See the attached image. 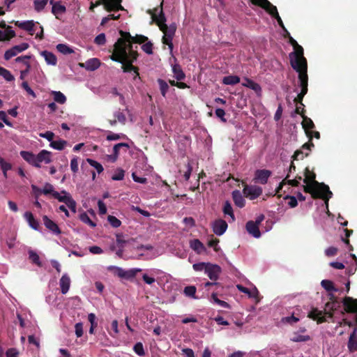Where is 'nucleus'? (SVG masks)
Segmentation results:
<instances>
[{
  "mask_svg": "<svg viewBox=\"0 0 357 357\" xmlns=\"http://www.w3.org/2000/svg\"><path fill=\"white\" fill-rule=\"evenodd\" d=\"M290 175L287 174L285 178L280 183L277 192L282 190L283 185L287 183L292 186H298L301 181H303L302 185L304 191L310 193L313 197H321L325 200V203L328 205L329 199L332 197L333 193L330 190L329 187L324 183H319L315 181V174L310 172L308 168L305 170V178L303 180L301 176H297L294 179H289Z\"/></svg>",
  "mask_w": 357,
  "mask_h": 357,
  "instance_id": "f257e3e1",
  "label": "nucleus"
},
{
  "mask_svg": "<svg viewBox=\"0 0 357 357\" xmlns=\"http://www.w3.org/2000/svg\"><path fill=\"white\" fill-rule=\"evenodd\" d=\"M289 42L294 50L293 52L289 54L290 63L291 67L298 73L299 85L301 88V91L297 97L300 106L297 107L296 111L299 112V109L301 106H303L301 102L303 98L307 93V60L303 56V47L291 36L289 37Z\"/></svg>",
  "mask_w": 357,
  "mask_h": 357,
  "instance_id": "f03ea898",
  "label": "nucleus"
},
{
  "mask_svg": "<svg viewBox=\"0 0 357 357\" xmlns=\"http://www.w3.org/2000/svg\"><path fill=\"white\" fill-rule=\"evenodd\" d=\"M130 43V38H119L114 45V53L111 59L122 63L123 72H133L135 75L137 76V69L132 65V63L136 60L137 54L132 50Z\"/></svg>",
  "mask_w": 357,
  "mask_h": 357,
  "instance_id": "7ed1b4c3",
  "label": "nucleus"
},
{
  "mask_svg": "<svg viewBox=\"0 0 357 357\" xmlns=\"http://www.w3.org/2000/svg\"><path fill=\"white\" fill-rule=\"evenodd\" d=\"M340 307L339 303L332 301L327 303L325 305L324 310H320L317 308L312 309L308 314V317L317 321L319 323L328 321L332 319L333 322L337 321L340 326L348 325L351 326V321H347L344 318V312L339 310L337 307Z\"/></svg>",
  "mask_w": 357,
  "mask_h": 357,
  "instance_id": "20e7f679",
  "label": "nucleus"
},
{
  "mask_svg": "<svg viewBox=\"0 0 357 357\" xmlns=\"http://www.w3.org/2000/svg\"><path fill=\"white\" fill-rule=\"evenodd\" d=\"M41 193L45 195L51 194L52 197L61 202H63L73 211L76 212V202L70 193L62 190L61 193L55 191L52 184L46 183L41 190Z\"/></svg>",
  "mask_w": 357,
  "mask_h": 357,
  "instance_id": "39448f33",
  "label": "nucleus"
},
{
  "mask_svg": "<svg viewBox=\"0 0 357 357\" xmlns=\"http://www.w3.org/2000/svg\"><path fill=\"white\" fill-rule=\"evenodd\" d=\"M165 17L164 14L161 12L157 19V23L160 27V29L163 32L164 36L162 37V43L167 45L170 51V54H172L173 52V44L172 39L175 34L176 26L174 24H171L168 26L165 23Z\"/></svg>",
  "mask_w": 357,
  "mask_h": 357,
  "instance_id": "423d86ee",
  "label": "nucleus"
},
{
  "mask_svg": "<svg viewBox=\"0 0 357 357\" xmlns=\"http://www.w3.org/2000/svg\"><path fill=\"white\" fill-rule=\"evenodd\" d=\"M133 257L137 259L150 260L158 256L157 250L149 244L132 247Z\"/></svg>",
  "mask_w": 357,
  "mask_h": 357,
  "instance_id": "0eeeda50",
  "label": "nucleus"
},
{
  "mask_svg": "<svg viewBox=\"0 0 357 357\" xmlns=\"http://www.w3.org/2000/svg\"><path fill=\"white\" fill-rule=\"evenodd\" d=\"M252 3L257 5L266 10L272 17H275L278 24L284 29V24L280 17L277 8L271 4L268 0H252Z\"/></svg>",
  "mask_w": 357,
  "mask_h": 357,
  "instance_id": "6e6552de",
  "label": "nucleus"
},
{
  "mask_svg": "<svg viewBox=\"0 0 357 357\" xmlns=\"http://www.w3.org/2000/svg\"><path fill=\"white\" fill-rule=\"evenodd\" d=\"M252 3L257 5L266 10L272 17H275L278 24L284 29V24L280 17L277 8L271 4L268 0H252Z\"/></svg>",
  "mask_w": 357,
  "mask_h": 357,
  "instance_id": "1a4fd4ad",
  "label": "nucleus"
},
{
  "mask_svg": "<svg viewBox=\"0 0 357 357\" xmlns=\"http://www.w3.org/2000/svg\"><path fill=\"white\" fill-rule=\"evenodd\" d=\"M108 270H115V273L121 278L130 280L135 277L137 273L141 272L142 269L139 268H134L128 270H125L121 267L110 266Z\"/></svg>",
  "mask_w": 357,
  "mask_h": 357,
  "instance_id": "9d476101",
  "label": "nucleus"
},
{
  "mask_svg": "<svg viewBox=\"0 0 357 357\" xmlns=\"http://www.w3.org/2000/svg\"><path fill=\"white\" fill-rule=\"evenodd\" d=\"M29 47V45L26 43H22L21 44L15 45L5 52L3 57L6 61L10 60L18 54L27 50Z\"/></svg>",
  "mask_w": 357,
  "mask_h": 357,
  "instance_id": "9b49d317",
  "label": "nucleus"
},
{
  "mask_svg": "<svg viewBox=\"0 0 357 357\" xmlns=\"http://www.w3.org/2000/svg\"><path fill=\"white\" fill-rule=\"evenodd\" d=\"M52 162V153L47 150H42L36 155V167L40 168L41 164H49Z\"/></svg>",
  "mask_w": 357,
  "mask_h": 357,
  "instance_id": "f8f14e48",
  "label": "nucleus"
},
{
  "mask_svg": "<svg viewBox=\"0 0 357 357\" xmlns=\"http://www.w3.org/2000/svg\"><path fill=\"white\" fill-rule=\"evenodd\" d=\"M243 192L246 197L255 199L261 195L262 188L257 185H245Z\"/></svg>",
  "mask_w": 357,
  "mask_h": 357,
  "instance_id": "ddd939ff",
  "label": "nucleus"
},
{
  "mask_svg": "<svg viewBox=\"0 0 357 357\" xmlns=\"http://www.w3.org/2000/svg\"><path fill=\"white\" fill-rule=\"evenodd\" d=\"M211 227L215 234L222 236L227 229L228 225L225 220L217 219L211 223Z\"/></svg>",
  "mask_w": 357,
  "mask_h": 357,
  "instance_id": "4468645a",
  "label": "nucleus"
},
{
  "mask_svg": "<svg viewBox=\"0 0 357 357\" xmlns=\"http://www.w3.org/2000/svg\"><path fill=\"white\" fill-rule=\"evenodd\" d=\"M343 305L346 312L356 314L357 323V299L347 296L343 300Z\"/></svg>",
  "mask_w": 357,
  "mask_h": 357,
  "instance_id": "2eb2a0df",
  "label": "nucleus"
},
{
  "mask_svg": "<svg viewBox=\"0 0 357 357\" xmlns=\"http://www.w3.org/2000/svg\"><path fill=\"white\" fill-rule=\"evenodd\" d=\"M222 271L220 266L217 264L208 263L205 274L211 280H217Z\"/></svg>",
  "mask_w": 357,
  "mask_h": 357,
  "instance_id": "dca6fc26",
  "label": "nucleus"
},
{
  "mask_svg": "<svg viewBox=\"0 0 357 357\" xmlns=\"http://www.w3.org/2000/svg\"><path fill=\"white\" fill-rule=\"evenodd\" d=\"M305 328H301L297 331H295L291 337V340L294 342H307L311 340L309 335L305 334Z\"/></svg>",
  "mask_w": 357,
  "mask_h": 357,
  "instance_id": "f3484780",
  "label": "nucleus"
},
{
  "mask_svg": "<svg viewBox=\"0 0 357 357\" xmlns=\"http://www.w3.org/2000/svg\"><path fill=\"white\" fill-rule=\"evenodd\" d=\"M314 146L312 142H308L303 145L300 150H297L294 155V160H301L304 157L307 156L311 151V148Z\"/></svg>",
  "mask_w": 357,
  "mask_h": 357,
  "instance_id": "a211bd4d",
  "label": "nucleus"
},
{
  "mask_svg": "<svg viewBox=\"0 0 357 357\" xmlns=\"http://www.w3.org/2000/svg\"><path fill=\"white\" fill-rule=\"evenodd\" d=\"M121 0H102V3L107 11L123 10L121 5Z\"/></svg>",
  "mask_w": 357,
  "mask_h": 357,
  "instance_id": "6ab92c4d",
  "label": "nucleus"
},
{
  "mask_svg": "<svg viewBox=\"0 0 357 357\" xmlns=\"http://www.w3.org/2000/svg\"><path fill=\"white\" fill-rule=\"evenodd\" d=\"M189 246L197 255L203 254L206 251L205 246L199 239L190 240Z\"/></svg>",
  "mask_w": 357,
  "mask_h": 357,
  "instance_id": "aec40b11",
  "label": "nucleus"
},
{
  "mask_svg": "<svg viewBox=\"0 0 357 357\" xmlns=\"http://www.w3.org/2000/svg\"><path fill=\"white\" fill-rule=\"evenodd\" d=\"M50 3L52 5V13L57 19H60L66 11L65 6L62 5L60 2L54 3L52 0L50 1Z\"/></svg>",
  "mask_w": 357,
  "mask_h": 357,
  "instance_id": "412c9836",
  "label": "nucleus"
},
{
  "mask_svg": "<svg viewBox=\"0 0 357 357\" xmlns=\"http://www.w3.org/2000/svg\"><path fill=\"white\" fill-rule=\"evenodd\" d=\"M245 227L249 234H250L253 237L258 238L261 236V232L259 231V226L257 225V224H255L254 221H248L246 223Z\"/></svg>",
  "mask_w": 357,
  "mask_h": 357,
  "instance_id": "4be33fe9",
  "label": "nucleus"
},
{
  "mask_svg": "<svg viewBox=\"0 0 357 357\" xmlns=\"http://www.w3.org/2000/svg\"><path fill=\"white\" fill-rule=\"evenodd\" d=\"M45 226L50 230L53 234L59 235L61 234V230L58 225L52 220H50L47 215H44L43 218Z\"/></svg>",
  "mask_w": 357,
  "mask_h": 357,
  "instance_id": "5701e85b",
  "label": "nucleus"
},
{
  "mask_svg": "<svg viewBox=\"0 0 357 357\" xmlns=\"http://www.w3.org/2000/svg\"><path fill=\"white\" fill-rule=\"evenodd\" d=\"M271 172L269 170L261 169L257 170L255 173V179L261 184H266L270 177Z\"/></svg>",
  "mask_w": 357,
  "mask_h": 357,
  "instance_id": "b1692460",
  "label": "nucleus"
},
{
  "mask_svg": "<svg viewBox=\"0 0 357 357\" xmlns=\"http://www.w3.org/2000/svg\"><path fill=\"white\" fill-rule=\"evenodd\" d=\"M236 287L241 292L247 294L250 298H257L259 296V291L255 287L248 289L241 284H237Z\"/></svg>",
  "mask_w": 357,
  "mask_h": 357,
  "instance_id": "393cba45",
  "label": "nucleus"
},
{
  "mask_svg": "<svg viewBox=\"0 0 357 357\" xmlns=\"http://www.w3.org/2000/svg\"><path fill=\"white\" fill-rule=\"evenodd\" d=\"M242 85L253 90L258 95L261 94V87L260 85L249 78H245L242 82Z\"/></svg>",
  "mask_w": 357,
  "mask_h": 357,
  "instance_id": "a878e982",
  "label": "nucleus"
},
{
  "mask_svg": "<svg viewBox=\"0 0 357 357\" xmlns=\"http://www.w3.org/2000/svg\"><path fill=\"white\" fill-rule=\"evenodd\" d=\"M59 285L61 287V291L63 294H66L70 286V279L67 273H65L62 275L59 280Z\"/></svg>",
  "mask_w": 357,
  "mask_h": 357,
  "instance_id": "bb28decb",
  "label": "nucleus"
},
{
  "mask_svg": "<svg viewBox=\"0 0 357 357\" xmlns=\"http://www.w3.org/2000/svg\"><path fill=\"white\" fill-rule=\"evenodd\" d=\"M357 328H354L353 332L351 333L347 347L350 351L353 352L357 350Z\"/></svg>",
  "mask_w": 357,
  "mask_h": 357,
  "instance_id": "cd10ccee",
  "label": "nucleus"
},
{
  "mask_svg": "<svg viewBox=\"0 0 357 357\" xmlns=\"http://www.w3.org/2000/svg\"><path fill=\"white\" fill-rule=\"evenodd\" d=\"M24 218L28 222L30 227H31L33 229L38 231L39 228V222L37 220H36L33 215V214L29 212L26 211L24 213Z\"/></svg>",
  "mask_w": 357,
  "mask_h": 357,
  "instance_id": "c85d7f7f",
  "label": "nucleus"
},
{
  "mask_svg": "<svg viewBox=\"0 0 357 357\" xmlns=\"http://www.w3.org/2000/svg\"><path fill=\"white\" fill-rule=\"evenodd\" d=\"M172 70L176 80L181 81L185 79V75L179 64L175 63L172 65Z\"/></svg>",
  "mask_w": 357,
  "mask_h": 357,
  "instance_id": "c756f323",
  "label": "nucleus"
},
{
  "mask_svg": "<svg viewBox=\"0 0 357 357\" xmlns=\"http://www.w3.org/2000/svg\"><path fill=\"white\" fill-rule=\"evenodd\" d=\"M20 155L29 165L36 167V154L31 151H22Z\"/></svg>",
  "mask_w": 357,
  "mask_h": 357,
  "instance_id": "7c9ffc66",
  "label": "nucleus"
},
{
  "mask_svg": "<svg viewBox=\"0 0 357 357\" xmlns=\"http://www.w3.org/2000/svg\"><path fill=\"white\" fill-rule=\"evenodd\" d=\"M40 55L45 59L46 63L48 65L55 66L57 63V59L56 56L48 51H43L40 52Z\"/></svg>",
  "mask_w": 357,
  "mask_h": 357,
  "instance_id": "2f4dec72",
  "label": "nucleus"
},
{
  "mask_svg": "<svg viewBox=\"0 0 357 357\" xmlns=\"http://www.w3.org/2000/svg\"><path fill=\"white\" fill-rule=\"evenodd\" d=\"M303 128H304L307 135L310 138V140L312 139V132L310 130L312 129L314 127L313 121L306 116L303 117V121L302 122Z\"/></svg>",
  "mask_w": 357,
  "mask_h": 357,
  "instance_id": "473e14b6",
  "label": "nucleus"
},
{
  "mask_svg": "<svg viewBox=\"0 0 357 357\" xmlns=\"http://www.w3.org/2000/svg\"><path fill=\"white\" fill-rule=\"evenodd\" d=\"M100 62L99 59L93 58L87 60L84 63V67L88 70H95L99 68Z\"/></svg>",
  "mask_w": 357,
  "mask_h": 357,
  "instance_id": "72a5a7b5",
  "label": "nucleus"
},
{
  "mask_svg": "<svg viewBox=\"0 0 357 357\" xmlns=\"http://www.w3.org/2000/svg\"><path fill=\"white\" fill-rule=\"evenodd\" d=\"M232 198L235 204L239 208H243L245 206V199L240 191L234 190L232 192Z\"/></svg>",
  "mask_w": 357,
  "mask_h": 357,
  "instance_id": "f704fd0d",
  "label": "nucleus"
},
{
  "mask_svg": "<svg viewBox=\"0 0 357 357\" xmlns=\"http://www.w3.org/2000/svg\"><path fill=\"white\" fill-rule=\"evenodd\" d=\"M302 316L299 315L296 312H294L291 316L284 317L282 319V322L284 324H294L297 323Z\"/></svg>",
  "mask_w": 357,
  "mask_h": 357,
  "instance_id": "c9c22d12",
  "label": "nucleus"
},
{
  "mask_svg": "<svg viewBox=\"0 0 357 357\" xmlns=\"http://www.w3.org/2000/svg\"><path fill=\"white\" fill-rule=\"evenodd\" d=\"M222 211L225 215H229L230 217L231 220H229V222H234L235 220V216L234 214L232 206L228 201L225 202Z\"/></svg>",
  "mask_w": 357,
  "mask_h": 357,
  "instance_id": "e433bc0d",
  "label": "nucleus"
},
{
  "mask_svg": "<svg viewBox=\"0 0 357 357\" xmlns=\"http://www.w3.org/2000/svg\"><path fill=\"white\" fill-rule=\"evenodd\" d=\"M29 258L32 261V263L35 264L38 266H42V262L40 259L39 255L33 250L29 249L28 250Z\"/></svg>",
  "mask_w": 357,
  "mask_h": 357,
  "instance_id": "4c0bfd02",
  "label": "nucleus"
},
{
  "mask_svg": "<svg viewBox=\"0 0 357 357\" xmlns=\"http://www.w3.org/2000/svg\"><path fill=\"white\" fill-rule=\"evenodd\" d=\"M54 100L59 104H64L66 102V96L61 91H52Z\"/></svg>",
  "mask_w": 357,
  "mask_h": 357,
  "instance_id": "58836bf2",
  "label": "nucleus"
},
{
  "mask_svg": "<svg viewBox=\"0 0 357 357\" xmlns=\"http://www.w3.org/2000/svg\"><path fill=\"white\" fill-rule=\"evenodd\" d=\"M240 82L239 77L236 75H229L224 77L222 83L225 85H235Z\"/></svg>",
  "mask_w": 357,
  "mask_h": 357,
  "instance_id": "ea45409f",
  "label": "nucleus"
},
{
  "mask_svg": "<svg viewBox=\"0 0 357 357\" xmlns=\"http://www.w3.org/2000/svg\"><path fill=\"white\" fill-rule=\"evenodd\" d=\"M56 50L61 54L67 55L74 53V50L72 47L66 44H58L56 45Z\"/></svg>",
  "mask_w": 357,
  "mask_h": 357,
  "instance_id": "a19ab883",
  "label": "nucleus"
},
{
  "mask_svg": "<svg viewBox=\"0 0 357 357\" xmlns=\"http://www.w3.org/2000/svg\"><path fill=\"white\" fill-rule=\"evenodd\" d=\"M17 24L21 29L28 31H32L35 25L34 22L32 20L24 21L21 22H17Z\"/></svg>",
  "mask_w": 357,
  "mask_h": 357,
  "instance_id": "79ce46f5",
  "label": "nucleus"
},
{
  "mask_svg": "<svg viewBox=\"0 0 357 357\" xmlns=\"http://www.w3.org/2000/svg\"><path fill=\"white\" fill-rule=\"evenodd\" d=\"M211 302L213 303L217 304L222 307L230 308L229 304H228L227 302H225L224 301L220 300L218 298L217 294L215 293L212 294V295H211Z\"/></svg>",
  "mask_w": 357,
  "mask_h": 357,
  "instance_id": "37998d69",
  "label": "nucleus"
},
{
  "mask_svg": "<svg viewBox=\"0 0 357 357\" xmlns=\"http://www.w3.org/2000/svg\"><path fill=\"white\" fill-rule=\"evenodd\" d=\"M67 144V142L63 139L53 141L50 143V146L54 149L61 151Z\"/></svg>",
  "mask_w": 357,
  "mask_h": 357,
  "instance_id": "c03bdc74",
  "label": "nucleus"
},
{
  "mask_svg": "<svg viewBox=\"0 0 357 357\" xmlns=\"http://www.w3.org/2000/svg\"><path fill=\"white\" fill-rule=\"evenodd\" d=\"M86 162L90 165V166L93 167L97 171L98 174H100L103 172L104 168L102 165L96 160H94L91 158H87Z\"/></svg>",
  "mask_w": 357,
  "mask_h": 357,
  "instance_id": "a18cd8bd",
  "label": "nucleus"
},
{
  "mask_svg": "<svg viewBox=\"0 0 357 357\" xmlns=\"http://www.w3.org/2000/svg\"><path fill=\"white\" fill-rule=\"evenodd\" d=\"M2 40H10L15 36V31L12 29L10 26H8L6 29H5V30L2 31Z\"/></svg>",
  "mask_w": 357,
  "mask_h": 357,
  "instance_id": "49530a36",
  "label": "nucleus"
},
{
  "mask_svg": "<svg viewBox=\"0 0 357 357\" xmlns=\"http://www.w3.org/2000/svg\"><path fill=\"white\" fill-rule=\"evenodd\" d=\"M322 287L327 291H337V289L334 287L333 282L328 280H323L321 282Z\"/></svg>",
  "mask_w": 357,
  "mask_h": 357,
  "instance_id": "de8ad7c7",
  "label": "nucleus"
},
{
  "mask_svg": "<svg viewBox=\"0 0 357 357\" xmlns=\"http://www.w3.org/2000/svg\"><path fill=\"white\" fill-rule=\"evenodd\" d=\"M0 75L8 82H11L15 79L14 76L11 73L3 67H0Z\"/></svg>",
  "mask_w": 357,
  "mask_h": 357,
  "instance_id": "09e8293b",
  "label": "nucleus"
},
{
  "mask_svg": "<svg viewBox=\"0 0 357 357\" xmlns=\"http://www.w3.org/2000/svg\"><path fill=\"white\" fill-rule=\"evenodd\" d=\"M49 0H34L33 6L34 9L37 12H40L43 10L46 5L47 4Z\"/></svg>",
  "mask_w": 357,
  "mask_h": 357,
  "instance_id": "8fccbe9b",
  "label": "nucleus"
},
{
  "mask_svg": "<svg viewBox=\"0 0 357 357\" xmlns=\"http://www.w3.org/2000/svg\"><path fill=\"white\" fill-rule=\"evenodd\" d=\"M158 83L159 84L160 90L162 96L163 97H165L166 93H167V91L169 90V85L165 80H163L162 79H158Z\"/></svg>",
  "mask_w": 357,
  "mask_h": 357,
  "instance_id": "3c124183",
  "label": "nucleus"
},
{
  "mask_svg": "<svg viewBox=\"0 0 357 357\" xmlns=\"http://www.w3.org/2000/svg\"><path fill=\"white\" fill-rule=\"evenodd\" d=\"M79 219L82 222L89 225L91 227H95L96 226V224L90 219L86 213H81L79 215Z\"/></svg>",
  "mask_w": 357,
  "mask_h": 357,
  "instance_id": "603ef678",
  "label": "nucleus"
},
{
  "mask_svg": "<svg viewBox=\"0 0 357 357\" xmlns=\"http://www.w3.org/2000/svg\"><path fill=\"white\" fill-rule=\"evenodd\" d=\"M107 221L111 225V226L113 227L114 228H118L121 225V220H119L115 216H113V215H108L107 216Z\"/></svg>",
  "mask_w": 357,
  "mask_h": 357,
  "instance_id": "864d4df0",
  "label": "nucleus"
},
{
  "mask_svg": "<svg viewBox=\"0 0 357 357\" xmlns=\"http://www.w3.org/2000/svg\"><path fill=\"white\" fill-rule=\"evenodd\" d=\"M125 176V172L121 169L119 168L116 170L114 174L112 176V179L113 181H121L124 178Z\"/></svg>",
  "mask_w": 357,
  "mask_h": 357,
  "instance_id": "5fc2aeb1",
  "label": "nucleus"
},
{
  "mask_svg": "<svg viewBox=\"0 0 357 357\" xmlns=\"http://www.w3.org/2000/svg\"><path fill=\"white\" fill-rule=\"evenodd\" d=\"M114 117L116 119L117 121L122 124H125L126 121V117L123 112L120 109L116 110L114 113Z\"/></svg>",
  "mask_w": 357,
  "mask_h": 357,
  "instance_id": "6e6d98bb",
  "label": "nucleus"
},
{
  "mask_svg": "<svg viewBox=\"0 0 357 357\" xmlns=\"http://www.w3.org/2000/svg\"><path fill=\"white\" fill-rule=\"evenodd\" d=\"M208 264V263L205 262L196 263L193 264L192 268L195 271H204L205 273Z\"/></svg>",
  "mask_w": 357,
  "mask_h": 357,
  "instance_id": "4d7b16f0",
  "label": "nucleus"
},
{
  "mask_svg": "<svg viewBox=\"0 0 357 357\" xmlns=\"http://www.w3.org/2000/svg\"><path fill=\"white\" fill-rule=\"evenodd\" d=\"M196 288L194 286H188L185 287L184 294L186 296L195 298Z\"/></svg>",
  "mask_w": 357,
  "mask_h": 357,
  "instance_id": "13d9d810",
  "label": "nucleus"
},
{
  "mask_svg": "<svg viewBox=\"0 0 357 357\" xmlns=\"http://www.w3.org/2000/svg\"><path fill=\"white\" fill-rule=\"evenodd\" d=\"M0 167L2 172H8L12 169V165L0 157Z\"/></svg>",
  "mask_w": 357,
  "mask_h": 357,
  "instance_id": "bf43d9fd",
  "label": "nucleus"
},
{
  "mask_svg": "<svg viewBox=\"0 0 357 357\" xmlns=\"http://www.w3.org/2000/svg\"><path fill=\"white\" fill-rule=\"evenodd\" d=\"M133 349L135 352L139 356H143L145 354L143 344L141 342L136 343L133 347Z\"/></svg>",
  "mask_w": 357,
  "mask_h": 357,
  "instance_id": "052dcab7",
  "label": "nucleus"
},
{
  "mask_svg": "<svg viewBox=\"0 0 357 357\" xmlns=\"http://www.w3.org/2000/svg\"><path fill=\"white\" fill-rule=\"evenodd\" d=\"M31 56L25 55V56H18L15 59L16 63H21L24 66H27V65H30L29 60L30 59Z\"/></svg>",
  "mask_w": 357,
  "mask_h": 357,
  "instance_id": "680f3d73",
  "label": "nucleus"
},
{
  "mask_svg": "<svg viewBox=\"0 0 357 357\" xmlns=\"http://www.w3.org/2000/svg\"><path fill=\"white\" fill-rule=\"evenodd\" d=\"M75 332L77 337L83 335V324L82 322H78L75 325Z\"/></svg>",
  "mask_w": 357,
  "mask_h": 357,
  "instance_id": "e2e57ef3",
  "label": "nucleus"
},
{
  "mask_svg": "<svg viewBox=\"0 0 357 357\" xmlns=\"http://www.w3.org/2000/svg\"><path fill=\"white\" fill-rule=\"evenodd\" d=\"M70 169L73 173H77L79 170L78 160L77 157H73L70 161Z\"/></svg>",
  "mask_w": 357,
  "mask_h": 357,
  "instance_id": "0e129e2a",
  "label": "nucleus"
},
{
  "mask_svg": "<svg viewBox=\"0 0 357 357\" xmlns=\"http://www.w3.org/2000/svg\"><path fill=\"white\" fill-rule=\"evenodd\" d=\"M142 49L148 54L153 53V45L151 42L145 43L142 46Z\"/></svg>",
  "mask_w": 357,
  "mask_h": 357,
  "instance_id": "69168bd1",
  "label": "nucleus"
},
{
  "mask_svg": "<svg viewBox=\"0 0 357 357\" xmlns=\"http://www.w3.org/2000/svg\"><path fill=\"white\" fill-rule=\"evenodd\" d=\"M39 136L40 137L46 139L47 140H48L51 143L52 142H53L54 134L52 132H51V131H47V132H43V133H40Z\"/></svg>",
  "mask_w": 357,
  "mask_h": 357,
  "instance_id": "338daca9",
  "label": "nucleus"
},
{
  "mask_svg": "<svg viewBox=\"0 0 357 357\" xmlns=\"http://www.w3.org/2000/svg\"><path fill=\"white\" fill-rule=\"evenodd\" d=\"M183 222L188 228H192L195 225V220L191 217L183 218Z\"/></svg>",
  "mask_w": 357,
  "mask_h": 357,
  "instance_id": "774afa93",
  "label": "nucleus"
}]
</instances>
